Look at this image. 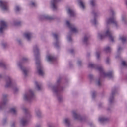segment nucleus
<instances>
[{
  "instance_id": "49530a36",
  "label": "nucleus",
  "mask_w": 127,
  "mask_h": 127,
  "mask_svg": "<svg viewBox=\"0 0 127 127\" xmlns=\"http://www.w3.org/2000/svg\"><path fill=\"white\" fill-rule=\"evenodd\" d=\"M93 14L94 15V16H96V13H93Z\"/></svg>"
},
{
  "instance_id": "f3484780",
  "label": "nucleus",
  "mask_w": 127,
  "mask_h": 127,
  "mask_svg": "<svg viewBox=\"0 0 127 127\" xmlns=\"http://www.w3.org/2000/svg\"><path fill=\"white\" fill-rule=\"evenodd\" d=\"M120 40H121L123 43H125V42H127V38H126L125 37H120Z\"/></svg>"
},
{
  "instance_id": "c85d7f7f",
  "label": "nucleus",
  "mask_w": 127,
  "mask_h": 127,
  "mask_svg": "<svg viewBox=\"0 0 127 127\" xmlns=\"http://www.w3.org/2000/svg\"><path fill=\"white\" fill-rule=\"evenodd\" d=\"M100 52H97L96 53V55H97V59H99L100 58Z\"/></svg>"
},
{
  "instance_id": "f704fd0d",
  "label": "nucleus",
  "mask_w": 127,
  "mask_h": 127,
  "mask_svg": "<svg viewBox=\"0 0 127 127\" xmlns=\"http://www.w3.org/2000/svg\"><path fill=\"white\" fill-rule=\"evenodd\" d=\"M35 5H36V4H35V2H32V3H31V6H35Z\"/></svg>"
},
{
  "instance_id": "f8f14e48",
  "label": "nucleus",
  "mask_w": 127,
  "mask_h": 127,
  "mask_svg": "<svg viewBox=\"0 0 127 127\" xmlns=\"http://www.w3.org/2000/svg\"><path fill=\"white\" fill-rule=\"evenodd\" d=\"M68 13L70 15V16H75L76 15L75 11H74L73 10H71V9H68Z\"/></svg>"
},
{
  "instance_id": "de8ad7c7",
  "label": "nucleus",
  "mask_w": 127,
  "mask_h": 127,
  "mask_svg": "<svg viewBox=\"0 0 127 127\" xmlns=\"http://www.w3.org/2000/svg\"><path fill=\"white\" fill-rule=\"evenodd\" d=\"M114 92H112V96H114Z\"/></svg>"
},
{
  "instance_id": "1a4fd4ad",
  "label": "nucleus",
  "mask_w": 127,
  "mask_h": 127,
  "mask_svg": "<svg viewBox=\"0 0 127 127\" xmlns=\"http://www.w3.org/2000/svg\"><path fill=\"white\" fill-rule=\"evenodd\" d=\"M107 24H110V23H114V24L117 25V21H116V19L114 17L109 19L107 21Z\"/></svg>"
},
{
  "instance_id": "a18cd8bd",
  "label": "nucleus",
  "mask_w": 127,
  "mask_h": 127,
  "mask_svg": "<svg viewBox=\"0 0 127 127\" xmlns=\"http://www.w3.org/2000/svg\"><path fill=\"white\" fill-rule=\"evenodd\" d=\"M14 91H15V92H16V91H18L17 88L15 89H14Z\"/></svg>"
},
{
  "instance_id": "4be33fe9",
  "label": "nucleus",
  "mask_w": 127,
  "mask_h": 127,
  "mask_svg": "<svg viewBox=\"0 0 127 127\" xmlns=\"http://www.w3.org/2000/svg\"><path fill=\"white\" fill-rule=\"evenodd\" d=\"M88 40H89V37L85 36L83 39V42L84 43H87V42H88Z\"/></svg>"
},
{
  "instance_id": "f03ea898",
  "label": "nucleus",
  "mask_w": 127,
  "mask_h": 127,
  "mask_svg": "<svg viewBox=\"0 0 127 127\" xmlns=\"http://www.w3.org/2000/svg\"><path fill=\"white\" fill-rule=\"evenodd\" d=\"M98 71L100 72L101 76L103 77H108V78H113V72H109L108 73H106L104 71V69L102 67H99L98 68Z\"/></svg>"
},
{
  "instance_id": "6e6d98bb",
  "label": "nucleus",
  "mask_w": 127,
  "mask_h": 127,
  "mask_svg": "<svg viewBox=\"0 0 127 127\" xmlns=\"http://www.w3.org/2000/svg\"><path fill=\"white\" fill-rule=\"evenodd\" d=\"M120 49H119V50H120Z\"/></svg>"
},
{
  "instance_id": "f257e3e1",
  "label": "nucleus",
  "mask_w": 127,
  "mask_h": 127,
  "mask_svg": "<svg viewBox=\"0 0 127 127\" xmlns=\"http://www.w3.org/2000/svg\"><path fill=\"white\" fill-rule=\"evenodd\" d=\"M35 56L36 58V65L37 67L38 73L40 76H43V75H44V72H43V70H42V67H41L40 61L38 59V57H39V51H38V49H37L36 50V52H35Z\"/></svg>"
},
{
  "instance_id": "a211bd4d",
  "label": "nucleus",
  "mask_w": 127,
  "mask_h": 127,
  "mask_svg": "<svg viewBox=\"0 0 127 127\" xmlns=\"http://www.w3.org/2000/svg\"><path fill=\"white\" fill-rule=\"evenodd\" d=\"M108 120L107 118H104V117H100L99 119V122L101 123H104V122H106Z\"/></svg>"
},
{
  "instance_id": "20e7f679",
  "label": "nucleus",
  "mask_w": 127,
  "mask_h": 127,
  "mask_svg": "<svg viewBox=\"0 0 127 127\" xmlns=\"http://www.w3.org/2000/svg\"><path fill=\"white\" fill-rule=\"evenodd\" d=\"M34 98V94L32 90H30L29 93L24 95V100L25 101H29V100H32Z\"/></svg>"
},
{
  "instance_id": "6ab92c4d",
  "label": "nucleus",
  "mask_w": 127,
  "mask_h": 127,
  "mask_svg": "<svg viewBox=\"0 0 127 127\" xmlns=\"http://www.w3.org/2000/svg\"><path fill=\"white\" fill-rule=\"evenodd\" d=\"M79 4L80 6L82 8V9H85V5L84 4V3L82 1H79Z\"/></svg>"
},
{
  "instance_id": "37998d69",
  "label": "nucleus",
  "mask_w": 127,
  "mask_h": 127,
  "mask_svg": "<svg viewBox=\"0 0 127 127\" xmlns=\"http://www.w3.org/2000/svg\"><path fill=\"white\" fill-rule=\"evenodd\" d=\"M111 13H112V15H114V14H115V13L113 12V10L111 11Z\"/></svg>"
},
{
  "instance_id": "3c124183",
  "label": "nucleus",
  "mask_w": 127,
  "mask_h": 127,
  "mask_svg": "<svg viewBox=\"0 0 127 127\" xmlns=\"http://www.w3.org/2000/svg\"><path fill=\"white\" fill-rule=\"evenodd\" d=\"M2 76L1 75H0V78H1Z\"/></svg>"
},
{
  "instance_id": "ea45409f",
  "label": "nucleus",
  "mask_w": 127,
  "mask_h": 127,
  "mask_svg": "<svg viewBox=\"0 0 127 127\" xmlns=\"http://www.w3.org/2000/svg\"><path fill=\"white\" fill-rule=\"evenodd\" d=\"M98 86H101V82H100V81H98Z\"/></svg>"
},
{
  "instance_id": "7ed1b4c3",
  "label": "nucleus",
  "mask_w": 127,
  "mask_h": 127,
  "mask_svg": "<svg viewBox=\"0 0 127 127\" xmlns=\"http://www.w3.org/2000/svg\"><path fill=\"white\" fill-rule=\"evenodd\" d=\"M106 36H108L109 38V39L111 40L112 42H114V37L112 36V33H111V31H110V30H108L106 33L105 35H101L99 34V37L100 39H103V38H105Z\"/></svg>"
},
{
  "instance_id": "c756f323",
  "label": "nucleus",
  "mask_w": 127,
  "mask_h": 127,
  "mask_svg": "<svg viewBox=\"0 0 127 127\" xmlns=\"http://www.w3.org/2000/svg\"><path fill=\"white\" fill-rule=\"evenodd\" d=\"M19 10H20V8L18 6H16L15 7V11L17 12V11H19Z\"/></svg>"
},
{
  "instance_id": "864d4df0",
  "label": "nucleus",
  "mask_w": 127,
  "mask_h": 127,
  "mask_svg": "<svg viewBox=\"0 0 127 127\" xmlns=\"http://www.w3.org/2000/svg\"><path fill=\"white\" fill-rule=\"evenodd\" d=\"M107 48H110V47H107Z\"/></svg>"
},
{
  "instance_id": "5fc2aeb1",
  "label": "nucleus",
  "mask_w": 127,
  "mask_h": 127,
  "mask_svg": "<svg viewBox=\"0 0 127 127\" xmlns=\"http://www.w3.org/2000/svg\"><path fill=\"white\" fill-rule=\"evenodd\" d=\"M123 20H124V18H123Z\"/></svg>"
},
{
  "instance_id": "423d86ee",
  "label": "nucleus",
  "mask_w": 127,
  "mask_h": 127,
  "mask_svg": "<svg viewBox=\"0 0 127 127\" xmlns=\"http://www.w3.org/2000/svg\"><path fill=\"white\" fill-rule=\"evenodd\" d=\"M0 5L3 10H8V5L6 1H0Z\"/></svg>"
},
{
  "instance_id": "cd10ccee",
  "label": "nucleus",
  "mask_w": 127,
  "mask_h": 127,
  "mask_svg": "<svg viewBox=\"0 0 127 127\" xmlns=\"http://www.w3.org/2000/svg\"><path fill=\"white\" fill-rule=\"evenodd\" d=\"M122 65L123 66H125L126 67H127V63H126L125 61H122Z\"/></svg>"
},
{
  "instance_id": "6e6552de",
  "label": "nucleus",
  "mask_w": 127,
  "mask_h": 127,
  "mask_svg": "<svg viewBox=\"0 0 127 127\" xmlns=\"http://www.w3.org/2000/svg\"><path fill=\"white\" fill-rule=\"evenodd\" d=\"M60 1V0H53L51 1V5L53 10H55L56 9V3H57V2H59Z\"/></svg>"
},
{
  "instance_id": "603ef678",
  "label": "nucleus",
  "mask_w": 127,
  "mask_h": 127,
  "mask_svg": "<svg viewBox=\"0 0 127 127\" xmlns=\"http://www.w3.org/2000/svg\"><path fill=\"white\" fill-rule=\"evenodd\" d=\"M49 127H51V126L49 125Z\"/></svg>"
},
{
  "instance_id": "09e8293b",
  "label": "nucleus",
  "mask_w": 127,
  "mask_h": 127,
  "mask_svg": "<svg viewBox=\"0 0 127 127\" xmlns=\"http://www.w3.org/2000/svg\"><path fill=\"white\" fill-rule=\"evenodd\" d=\"M78 64H81V62H78Z\"/></svg>"
},
{
  "instance_id": "aec40b11",
  "label": "nucleus",
  "mask_w": 127,
  "mask_h": 127,
  "mask_svg": "<svg viewBox=\"0 0 127 127\" xmlns=\"http://www.w3.org/2000/svg\"><path fill=\"white\" fill-rule=\"evenodd\" d=\"M35 85H36L38 91H40V90H41V86H40L39 84H38V82H35Z\"/></svg>"
},
{
  "instance_id": "0eeeda50",
  "label": "nucleus",
  "mask_w": 127,
  "mask_h": 127,
  "mask_svg": "<svg viewBox=\"0 0 127 127\" xmlns=\"http://www.w3.org/2000/svg\"><path fill=\"white\" fill-rule=\"evenodd\" d=\"M1 27H0V33H2L3 32V29H5L6 28L7 25L6 24V22L4 21H0Z\"/></svg>"
},
{
  "instance_id": "7c9ffc66",
  "label": "nucleus",
  "mask_w": 127,
  "mask_h": 127,
  "mask_svg": "<svg viewBox=\"0 0 127 127\" xmlns=\"http://www.w3.org/2000/svg\"><path fill=\"white\" fill-rule=\"evenodd\" d=\"M53 35H54V38H55V39L57 40L58 35H57V34H54Z\"/></svg>"
},
{
  "instance_id": "412c9836",
  "label": "nucleus",
  "mask_w": 127,
  "mask_h": 127,
  "mask_svg": "<svg viewBox=\"0 0 127 127\" xmlns=\"http://www.w3.org/2000/svg\"><path fill=\"white\" fill-rule=\"evenodd\" d=\"M10 112L11 113H13V114H16V109L15 108H11Z\"/></svg>"
},
{
  "instance_id": "9d476101",
  "label": "nucleus",
  "mask_w": 127,
  "mask_h": 127,
  "mask_svg": "<svg viewBox=\"0 0 127 127\" xmlns=\"http://www.w3.org/2000/svg\"><path fill=\"white\" fill-rule=\"evenodd\" d=\"M12 84L11 83V79L10 77H8L6 82V85L5 86L6 88H9L11 87Z\"/></svg>"
},
{
  "instance_id": "4468645a",
  "label": "nucleus",
  "mask_w": 127,
  "mask_h": 127,
  "mask_svg": "<svg viewBox=\"0 0 127 127\" xmlns=\"http://www.w3.org/2000/svg\"><path fill=\"white\" fill-rule=\"evenodd\" d=\"M20 69L23 71L25 76H27V73H28V71L24 68L22 66L20 65Z\"/></svg>"
},
{
  "instance_id": "bb28decb",
  "label": "nucleus",
  "mask_w": 127,
  "mask_h": 127,
  "mask_svg": "<svg viewBox=\"0 0 127 127\" xmlns=\"http://www.w3.org/2000/svg\"><path fill=\"white\" fill-rule=\"evenodd\" d=\"M91 5L92 6H95V0H92L90 2Z\"/></svg>"
},
{
  "instance_id": "9b49d317",
  "label": "nucleus",
  "mask_w": 127,
  "mask_h": 127,
  "mask_svg": "<svg viewBox=\"0 0 127 127\" xmlns=\"http://www.w3.org/2000/svg\"><path fill=\"white\" fill-rule=\"evenodd\" d=\"M47 60L48 61H49L50 62H52L53 61H55V57H54L53 56H51V55H49L47 56Z\"/></svg>"
},
{
  "instance_id": "a19ab883",
  "label": "nucleus",
  "mask_w": 127,
  "mask_h": 127,
  "mask_svg": "<svg viewBox=\"0 0 127 127\" xmlns=\"http://www.w3.org/2000/svg\"><path fill=\"white\" fill-rule=\"evenodd\" d=\"M89 77L90 79H92V78H93V75H89Z\"/></svg>"
},
{
  "instance_id": "b1692460",
  "label": "nucleus",
  "mask_w": 127,
  "mask_h": 127,
  "mask_svg": "<svg viewBox=\"0 0 127 127\" xmlns=\"http://www.w3.org/2000/svg\"><path fill=\"white\" fill-rule=\"evenodd\" d=\"M7 97V95H4L3 96V98L4 99V102L3 103H2L1 105H5V101H6V97Z\"/></svg>"
},
{
  "instance_id": "39448f33",
  "label": "nucleus",
  "mask_w": 127,
  "mask_h": 127,
  "mask_svg": "<svg viewBox=\"0 0 127 127\" xmlns=\"http://www.w3.org/2000/svg\"><path fill=\"white\" fill-rule=\"evenodd\" d=\"M66 24L68 27L71 29L72 32H74L75 33L78 32V29H77V28L75 27L74 25L70 24V22H69V21H66Z\"/></svg>"
},
{
  "instance_id": "a878e982",
  "label": "nucleus",
  "mask_w": 127,
  "mask_h": 127,
  "mask_svg": "<svg viewBox=\"0 0 127 127\" xmlns=\"http://www.w3.org/2000/svg\"><path fill=\"white\" fill-rule=\"evenodd\" d=\"M64 122L66 125H70V121H69L68 119H65L64 120Z\"/></svg>"
},
{
  "instance_id": "e433bc0d",
  "label": "nucleus",
  "mask_w": 127,
  "mask_h": 127,
  "mask_svg": "<svg viewBox=\"0 0 127 127\" xmlns=\"http://www.w3.org/2000/svg\"><path fill=\"white\" fill-rule=\"evenodd\" d=\"M23 111H24V113H27V111H28V110L26 108H24L23 109Z\"/></svg>"
},
{
  "instance_id": "2f4dec72",
  "label": "nucleus",
  "mask_w": 127,
  "mask_h": 127,
  "mask_svg": "<svg viewBox=\"0 0 127 127\" xmlns=\"http://www.w3.org/2000/svg\"><path fill=\"white\" fill-rule=\"evenodd\" d=\"M114 101V97H111L109 100L110 103H112Z\"/></svg>"
},
{
  "instance_id": "473e14b6",
  "label": "nucleus",
  "mask_w": 127,
  "mask_h": 127,
  "mask_svg": "<svg viewBox=\"0 0 127 127\" xmlns=\"http://www.w3.org/2000/svg\"><path fill=\"white\" fill-rule=\"evenodd\" d=\"M22 60H23V62H25L27 61V60H28V59L26 58H23Z\"/></svg>"
},
{
  "instance_id": "5701e85b",
  "label": "nucleus",
  "mask_w": 127,
  "mask_h": 127,
  "mask_svg": "<svg viewBox=\"0 0 127 127\" xmlns=\"http://www.w3.org/2000/svg\"><path fill=\"white\" fill-rule=\"evenodd\" d=\"M45 19H48L49 20H52L53 18L52 17H50L49 16H46L44 17Z\"/></svg>"
},
{
  "instance_id": "ddd939ff",
  "label": "nucleus",
  "mask_w": 127,
  "mask_h": 127,
  "mask_svg": "<svg viewBox=\"0 0 127 127\" xmlns=\"http://www.w3.org/2000/svg\"><path fill=\"white\" fill-rule=\"evenodd\" d=\"M25 37L27 38V40H29L31 38V33H25L24 34Z\"/></svg>"
},
{
  "instance_id": "2eb2a0df",
  "label": "nucleus",
  "mask_w": 127,
  "mask_h": 127,
  "mask_svg": "<svg viewBox=\"0 0 127 127\" xmlns=\"http://www.w3.org/2000/svg\"><path fill=\"white\" fill-rule=\"evenodd\" d=\"M21 122L22 126H26L27 125V121L25 119H22Z\"/></svg>"
},
{
  "instance_id": "58836bf2",
  "label": "nucleus",
  "mask_w": 127,
  "mask_h": 127,
  "mask_svg": "<svg viewBox=\"0 0 127 127\" xmlns=\"http://www.w3.org/2000/svg\"><path fill=\"white\" fill-rule=\"evenodd\" d=\"M109 61H110V59H109V58H108V59H107V60H106V62H107V63H109Z\"/></svg>"
},
{
  "instance_id": "79ce46f5",
  "label": "nucleus",
  "mask_w": 127,
  "mask_h": 127,
  "mask_svg": "<svg viewBox=\"0 0 127 127\" xmlns=\"http://www.w3.org/2000/svg\"><path fill=\"white\" fill-rule=\"evenodd\" d=\"M19 24H20V22L16 23L15 24V25H19Z\"/></svg>"
},
{
  "instance_id": "c9c22d12",
  "label": "nucleus",
  "mask_w": 127,
  "mask_h": 127,
  "mask_svg": "<svg viewBox=\"0 0 127 127\" xmlns=\"http://www.w3.org/2000/svg\"><path fill=\"white\" fill-rule=\"evenodd\" d=\"M93 24H97V20H96V19H94V21H93Z\"/></svg>"
},
{
  "instance_id": "8fccbe9b",
  "label": "nucleus",
  "mask_w": 127,
  "mask_h": 127,
  "mask_svg": "<svg viewBox=\"0 0 127 127\" xmlns=\"http://www.w3.org/2000/svg\"><path fill=\"white\" fill-rule=\"evenodd\" d=\"M58 100L60 102V98H59Z\"/></svg>"
},
{
  "instance_id": "72a5a7b5",
  "label": "nucleus",
  "mask_w": 127,
  "mask_h": 127,
  "mask_svg": "<svg viewBox=\"0 0 127 127\" xmlns=\"http://www.w3.org/2000/svg\"><path fill=\"white\" fill-rule=\"evenodd\" d=\"M0 67H4V64L3 63H0Z\"/></svg>"
},
{
  "instance_id": "dca6fc26",
  "label": "nucleus",
  "mask_w": 127,
  "mask_h": 127,
  "mask_svg": "<svg viewBox=\"0 0 127 127\" xmlns=\"http://www.w3.org/2000/svg\"><path fill=\"white\" fill-rule=\"evenodd\" d=\"M73 117H74L75 119H80V115H78L76 112H73Z\"/></svg>"
},
{
  "instance_id": "393cba45",
  "label": "nucleus",
  "mask_w": 127,
  "mask_h": 127,
  "mask_svg": "<svg viewBox=\"0 0 127 127\" xmlns=\"http://www.w3.org/2000/svg\"><path fill=\"white\" fill-rule=\"evenodd\" d=\"M89 68H94L95 67V64L92 63H90L88 65Z\"/></svg>"
},
{
  "instance_id": "c03bdc74",
  "label": "nucleus",
  "mask_w": 127,
  "mask_h": 127,
  "mask_svg": "<svg viewBox=\"0 0 127 127\" xmlns=\"http://www.w3.org/2000/svg\"><path fill=\"white\" fill-rule=\"evenodd\" d=\"M106 51H109V50H110V49L109 48H107V49H106Z\"/></svg>"
},
{
  "instance_id": "4c0bfd02",
  "label": "nucleus",
  "mask_w": 127,
  "mask_h": 127,
  "mask_svg": "<svg viewBox=\"0 0 127 127\" xmlns=\"http://www.w3.org/2000/svg\"><path fill=\"white\" fill-rule=\"evenodd\" d=\"M36 114L37 116H39V115H40V111H38V112H36Z\"/></svg>"
}]
</instances>
